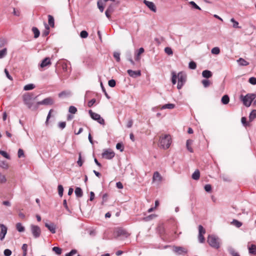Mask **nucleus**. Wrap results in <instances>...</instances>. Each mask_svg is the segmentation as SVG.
<instances>
[{
  "mask_svg": "<svg viewBox=\"0 0 256 256\" xmlns=\"http://www.w3.org/2000/svg\"><path fill=\"white\" fill-rule=\"evenodd\" d=\"M171 144V138L169 134H165L160 137L159 140L160 147L163 149L168 148Z\"/></svg>",
  "mask_w": 256,
  "mask_h": 256,
  "instance_id": "obj_1",
  "label": "nucleus"
},
{
  "mask_svg": "<svg viewBox=\"0 0 256 256\" xmlns=\"http://www.w3.org/2000/svg\"><path fill=\"white\" fill-rule=\"evenodd\" d=\"M208 242L212 247L218 249L220 248V242L218 238L214 235H209L208 238Z\"/></svg>",
  "mask_w": 256,
  "mask_h": 256,
  "instance_id": "obj_2",
  "label": "nucleus"
},
{
  "mask_svg": "<svg viewBox=\"0 0 256 256\" xmlns=\"http://www.w3.org/2000/svg\"><path fill=\"white\" fill-rule=\"evenodd\" d=\"M256 98V94H248L242 98L244 104L248 107L250 106L252 100Z\"/></svg>",
  "mask_w": 256,
  "mask_h": 256,
  "instance_id": "obj_3",
  "label": "nucleus"
},
{
  "mask_svg": "<svg viewBox=\"0 0 256 256\" xmlns=\"http://www.w3.org/2000/svg\"><path fill=\"white\" fill-rule=\"evenodd\" d=\"M33 98L34 95L32 94H24L22 96L24 102L28 108H31L33 105Z\"/></svg>",
  "mask_w": 256,
  "mask_h": 256,
  "instance_id": "obj_4",
  "label": "nucleus"
},
{
  "mask_svg": "<svg viewBox=\"0 0 256 256\" xmlns=\"http://www.w3.org/2000/svg\"><path fill=\"white\" fill-rule=\"evenodd\" d=\"M176 76L178 80L177 88L178 89L180 90L182 88L186 81V75L182 72H180Z\"/></svg>",
  "mask_w": 256,
  "mask_h": 256,
  "instance_id": "obj_5",
  "label": "nucleus"
},
{
  "mask_svg": "<svg viewBox=\"0 0 256 256\" xmlns=\"http://www.w3.org/2000/svg\"><path fill=\"white\" fill-rule=\"evenodd\" d=\"M129 235L130 234L126 230L123 229H118L114 232V236L116 238H120V239L122 240L128 238Z\"/></svg>",
  "mask_w": 256,
  "mask_h": 256,
  "instance_id": "obj_6",
  "label": "nucleus"
},
{
  "mask_svg": "<svg viewBox=\"0 0 256 256\" xmlns=\"http://www.w3.org/2000/svg\"><path fill=\"white\" fill-rule=\"evenodd\" d=\"M30 230L32 236L36 238H39L41 234V230L40 228L34 224H32L30 226Z\"/></svg>",
  "mask_w": 256,
  "mask_h": 256,
  "instance_id": "obj_7",
  "label": "nucleus"
},
{
  "mask_svg": "<svg viewBox=\"0 0 256 256\" xmlns=\"http://www.w3.org/2000/svg\"><path fill=\"white\" fill-rule=\"evenodd\" d=\"M102 155L103 158L110 160L114 156L115 154L110 149H104Z\"/></svg>",
  "mask_w": 256,
  "mask_h": 256,
  "instance_id": "obj_8",
  "label": "nucleus"
},
{
  "mask_svg": "<svg viewBox=\"0 0 256 256\" xmlns=\"http://www.w3.org/2000/svg\"><path fill=\"white\" fill-rule=\"evenodd\" d=\"M54 103V100L51 97H48L38 102H37L38 105H45V106H49V105H52Z\"/></svg>",
  "mask_w": 256,
  "mask_h": 256,
  "instance_id": "obj_9",
  "label": "nucleus"
},
{
  "mask_svg": "<svg viewBox=\"0 0 256 256\" xmlns=\"http://www.w3.org/2000/svg\"><path fill=\"white\" fill-rule=\"evenodd\" d=\"M172 250L178 255L182 254H186L188 252L186 248L182 246H174Z\"/></svg>",
  "mask_w": 256,
  "mask_h": 256,
  "instance_id": "obj_10",
  "label": "nucleus"
},
{
  "mask_svg": "<svg viewBox=\"0 0 256 256\" xmlns=\"http://www.w3.org/2000/svg\"><path fill=\"white\" fill-rule=\"evenodd\" d=\"M0 240H2L7 233L8 228L7 227L4 225V224H2L0 223Z\"/></svg>",
  "mask_w": 256,
  "mask_h": 256,
  "instance_id": "obj_11",
  "label": "nucleus"
},
{
  "mask_svg": "<svg viewBox=\"0 0 256 256\" xmlns=\"http://www.w3.org/2000/svg\"><path fill=\"white\" fill-rule=\"evenodd\" d=\"M127 72L132 78H136L141 76V71L140 70L134 71L132 70H128Z\"/></svg>",
  "mask_w": 256,
  "mask_h": 256,
  "instance_id": "obj_12",
  "label": "nucleus"
},
{
  "mask_svg": "<svg viewBox=\"0 0 256 256\" xmlns=\"http://www.w3.org/2000/svg\"><path fill=\"white\" fill-rule=\"evenodd\" d=\"M144 3L153 12H156V8L154 2L146 0H144Z\"/></svg>",
  "mask_w": 256,
  "mask_h": 256,
  "instance_id": "obj_13",
  "label": "nucleus"
},
{
  "mask_svg": "<svg viewBox=\"0 0 256 256\" xmlns=\"http://www.w3.org/2000/svg\"><path fill=\"white\" fill-rule=\"evenodd\" d=\"M44 225L52 234L56 232V226L53 222L46 223Z\"/></svg>",
  "mask_w": 256,
  "mask_h": 256,
  "instance_id": "obj_14",
  "label": "nucleus"
},
{
  "mask_svg": "<svg viewBox=\"0 0 256 256\" xmlns=\"http://www.w3.org/2000/svg\"><path fill=\"white\" fill-rule=\"evenodd\" d=\"M144 52V50L143 48H140L138 50L135 52V60L136 61H139L140 60V55Z\"/></svg>",
  "mask_w": 256,
  "mask_h": 256,
  "instance_id": "obj_15",
  "label": "nucleus"
},
{
  "mask_svg": "<svg viewBox=\"0 0 256 256\" xmlns=\"http://www.w3.org/2000/svg\"><path fill=\"white\" fill-rule=\"evenodd\" d=\"M50 64H51V62H50V58H46L42 60L41 64H40V66L41 68H43L47 66L50 65Z\"/></svg>",
  "mask_w": 256,
  "mask_h": 256,
  "instance_id": "obj_16",
  "label": "nucleus"
},
{
  "mask_svg": "<svg viewBox=\"0 0 256 256\" xmlns=\"http://www.w3.org/2000/svg\"><path fill=\"white\" fill-rule=\"evenodd\" d=\"M212 76V72L209 70H204L202 72V76L206 79L211 78Z\"/></svg>",
  "mask_w": 256,
  "mask_h": 256,
  "instance_id": "obj_17",
  "label": "nucleus"
},
{
  "mask_svg": "<svg viewBox=\"0 0 256 256\" xmlns=\"http://www.w3.org/2000/svg\"><path fill=\"white\" fill-rule=\"evenodd\" d=\"M76 196L78 198H81L83 195V192L82 188L80 187H76L74 191Z\"/></svg>",
  "mask_w": 256,
  "mask_h": 256,
  "instance_id": "obj_18",
  "label": "nucleus"
},
{
  "mask_svg": "<svg viewBox=\"0 0 256 256\" xmlns=\"http://www.w3.org/2000/svg\"><path fill=\"white\" fill-rule=\"evenodd\" d=\"M249 253L252 254H256V245L252 244L248 246Z\"/></svg>",
  "mask_w": 256,
  "mask_h": 256,
  "instance_id": "obj_19",
  "label": "nucleus"
},
{
  "mask_svg": "<svg viewBox=\"0 0 256 256\" xmlns=\"http://www.w3.org/2000/svg\"><path fill=\"white\" fill-rule=\"evenodd\" d=\"M88 113L91 118L95 120H96L99 116H100L99 114L93 112L91 110H88Z\"/></svg>",
  "mask_w": 256,
  "mask_h": 256,
  "instance_id": "obj_20",
  "label": "nucleus"
},
{
  "mask_svg": "<svg viewBox=\"0 0 256 256\" xmlns=\"http://www.w3.org/2000/svg\"><path fill=\"white\" fill-rule=\"evenodd\" d=\"M176 106L174 104H165L164 105H163L160 109L161 110H164V109H173L175 108Z\"/></svg>",
  "mask_w": 256,
  "mask_h": 256,
  "instance_id": "obj_21",
  "label": "nucleus"
},
{
  "mask_svg": "<svg viewBox=\"0 0 256 256\" xmlns=\"http://www.w3.org/2000/svg\"><path fill=\"white\" fill-rule=\"evenodd\" d=\"M48 24L51 26L52 28H54V17L49 14L48 15Z\"/></svg>",
  "mask_w": 256,
  "mask_h": 256,
  "instance_id": "obj_22",
  "label": "nucleus"
},
{
  "mask_svg": "<svg viewBox=\"0 0 256 256\" xmlns=\"http://www.w3.org/2000/svg\"><path fill=\"white\" fill-rule=\"evenodd\" d=\"M192 142H193V140L190 139L188 140H186V148H187L188 150L190 152H193V150H192V148L190 146L191 144H192Z\"/></svg>",
  "mask_w": 256,
  "mask_h": 256,
  "instance_id": "obj_23",
  "label": "nucleus"
},
{
  "mask_svg": "<svg viewBox=\"0 0 256 256\" xmlns=\"http://www.w3.org/2000/svg\"><path fill=\"white\" fill-rule=\"evenodd\" d=\"M221 102L224 104H228L230 102V98L228 95H224L221 99Z\"/></svg>",
  "mask_w": 256,
  "mask_h": 256,
  "instance_id": "obj_24",
  "label": "nucleus"
},
{
  "mask_svg": "<svg viewBox=\"0 0 256 256\" xmlns=\"http://www.w3.org/2000/svg\"><path fill=\"white\" fill-rule=\"evenodd\" d=\"M237 61L240 66H246L249 64V62L242 58H240Z\"/></svg>",
  "mask_w": 256,
  "mask_h": 256,
  "instance_id": "obj_25",
  "label": "nucleus"
},
{
  "mask_svg": "<svg viewBox=\"0 0 256 256\" xmlns=\"http://www.w3.org/2000/svg\"><path fill=\"white\" fill-rule=\"evenodd\" d=\"M44 27L45 30L42 33V36H47L50 33L49 26L46 23H44Z\"/></svg>",
  "mask_w": 256,
  "mask_h": 256,
  "instance_id": "obj_26",
  "label": "nucleus"
},
{
  "mask_svg": "<svg viewBox=\"0 0 256 256\" xmlns=\"http://www.w3.org/2000/svg\"><path fill=\"white\" fill-rule=\"evenodd\" d=\"M32 31L34 34V38H38L40 34V32L38 29L36 27H32Z\"/></svg>",
  "mask_w": 256,
  "mask_h": 256,
  "instance_id": "obj_27",
  "label": "nucleus"
},
{
  "mask_svg": "<svg viewBox=\"0 0 256 256\" xmlns=\"http://www.w3.org/2000/svg\"><path fill=\"white\" fill-rule=\"evenodd\" d=\"M255 118H256V110H252L249 115V120L252 122Z\"/></svg>",
  "mask_w": 256,
  "mask_h": 256,
  "instance_id": "obj_28",
  "label": "nucleus"
},
{
  "mask_svg": "<svg viewBox=\"0 0 256 256\" xmlns=\"http://www.w3.org/2000/svg\"><path fill=\"white\" fill-rule=\"evenodd\" d=\"M16 230L19 232H23L24 231V227L22 226V224L20 222L17 223L16 224Z\"/></svg>",
  "mask_w": 256,
  "mask_h": 256,
  "instance_id": "obj_29",
  "label": "nucleus"
},
{
  "mask_svg": "<svg viewBox=\"0 0 256 256\" xmlns=\"http://www.w3.org/2000/svg\"><path fill=\"white\" fill-rule=\"evenodd\" d=\"M35 88L34 84H28L26 85L24 88V90H30L34 89Z\"/></svg>",
  "mask_w": 256,
  "mask_h": 256,
  "instance_id": "obj_30",
  "label": "nucleus"
},
{
  "mask_svg": "<svg viewBox=\"0 0 256 256\" xmlns=\"http://www.w3.org/2000/svg\"><path fill=\"white\" fill-rule=\"evenodd\" d=\"M202 83L205 88L208 87L211 84L210 82L208 79H204L202 80Z\"/></svg>",
  "mask_w": 256,
  "mask_h": 256,
  "instance_id": "obj_31",
  "label": "nucleus"
},
{
  "mask_svg": "<svg viewBox=\"0 0 256 256\" xmlns=\"http://www.w3.org/2000/svg\"><path fill=\"white\" fill-rule=\"evenodd\" d=\"M162 177H152V183L158 184L162 180Z\"/></svg>",
  "mask_w": 256,
  "mask_h": 256,
  "instance_id": "obj_32",
  "label": "nucleus"
},
{
  "mask_svg": "<svg viewBox=\"0 0 256 256\" xmlns=\"http://www.w3.org/2000/svg\"><path fill=\"white\" fill-rule=\"evenodd\" d=\"M228 250L232 256H240L239 254L236 252L234 250L232 247H230L228 248Z\"/></svg>",
  "mask_w": 256,
  "mask_h": 256,
  "instance_id": "obj_33",
  "label": "nucleus"
},
{
  "mask_svg": "<svg viewBox=\"0 0 256 256\" xmlns=\"http://www.w3.org/2000/svg\"><path fill=\"white\" fill-rule=\"evenodd\" d=\"M70 92L62 91V92H60V93H59L58 96L60 98L66 97V96H70Z\"/></svg>",
  "mask_w": 256,
  "mask_h": 256,
  "instance_id": "obj_34",
  "label": "nucleus"
},
{
  "mask_svg": "<svg viewBox=\"0 0 256 256\" xmlns=\"http://www.w3.org/2000/svg\"><path fill=\"white\" fill-rule=\"evenodd\" d=\"M7 54L6 48H4L0 50V59L4 58Z\"/></svg>",
  "mask_w": 256,
  "mask_h": 256,
  "instance_id": "obj_35",
  "label": "nucleus"
},
{
  "mask_svg": "<svg viewBox=\"0 0 256 256\" xmlns=\"http://www.w3.org/2000/svg\"><path fill=\"white\" fill-rule=\"evenodd\" d=\"M232 224L235 226L236 228H240L242 226V223L236 220H234Z\"/></svg>",
  "mask_w": 256,
  "mask_h": 256,
  "instance_id": "obj_36",
  "label": "nucleus"
},
{
  "mask_svg": "<svg viewBox=\"0 0 256 256\" xmlns=\"http://www.w3.org/2000/svg\"><path fill=\"white\" fill-rule=\"evenodd\" d=\"M188 68L191 70H195L196 68V64L194 61H191L188 64Z\"/></svg>",
  "mask_w": 256,
  "mask_h": 256,
  "instance_id": "obj_37",
  "label": "nucleus"
},
{
  "mask_svg": "<svg viewBox=\"0 0 256 256\" xmlns=\"http://www.w3.org/2000/svg\"><path fill=\"white\" fill-rule=\"evenodd\" d=\"M0 154L8 160L10 159V156L5 151L0 150Z\"/></svg>",
  "mask_w": 256,
  "mask_h": 256,
  "instance_id": "obj_38",
  "label": "nucleus"
},
{
  "mask_svg": "<svg viewBox=\"0 0 256 256\" xmlns=\"http://www.w3.org/2000/svg\"><path fill=\"white\" fill-rule=\"evenodd\" d=\"M59 196L62 197L63 195L64 188L62 185L59 184L58 187Z\"/></svg>",
  "mask_w": 256,
  "mask_h": 256,
  "instance_id": "obj_39",
  "label": "nucleus"
},
{
  "mask_svg": "<svg viewBox=\"0 0 256 256\" xmlns=\"http://www.w3.org/2000/svg\"><path fill=\"white\" fill-rule=\"evenodd\" d=\"M116 148L120 150V152H123L124 150V146L121 142H118L116 145Z\"/></svg>",
  "mask_w": 256,
  "mask_h": 256,
  "instance_id": "obj_40",
  "label": "nucleus"
},
{
  "mask_svg": "<svg viewBox=\"0 0 256 256\" xmlns=\"http://www.w3.org/2000/svg\"><path fill=\"white\" fill-rule=\"evenodd\" d=\"M114 57L115 58L117 62H120V53L118 52H114Z\"/></svg>",
  "mask_w": 256,
  "mask_h": 256,
  "instance_id": "obj_41",
  "label": "nucleus"
},
{
  "mask_svg": "<svg viewBox=\"0 0 256 256\" xmlns=\"http://www.w3.org/2000/svg\"><path fill=\"white\" fill-rule=\"evenodd\" d=\"M83 162L84 161L82 160V154L80 152L78 153V160L77 161V164L80 166H81L83 164Z\"/></svg>",
  "mask_w": 256,
  "mask_h": 256,
  "instance_id": "obj_42",
  "label": "nucleus"
},
{
  "mask_svg": "<svg viewBox=\"0 0 256 256\" xmlns=\"http://www.w3.org/2000/svg\"><path fill=\"white\" fill-rule=\"evenodd\" d=\"M189 4L192 6V7L198 10H201L200 8L194 2L191 1V2H189Z\"/></svg>",
  "mask_w": 256,
  "mask_h": 256,
  "instance_id": "obj_43",
  "label": "nucleus"
},
{
  "mask_svg": "<svg viewBox=\"0 0 256 256\" xmlns=\"http://www.w3.org/2000/svg\"><path fill=\"white\" fill-rule=\"evenodd\" d=\"M211 52L212 54H218L220 52V50L219 48H218V47H214L212 48V50H211Z\"/></svg>",
  "mask_w": 256,
  "mask_h": 256,
  "instance_id": "obj_44",
  "label": "nucleus"
},
{
  "mask_svg": "<svg viewBox=\"0 0 256 256\" xmlns=\"http://www.w3.org/2000/svg\"><path fill=\"white\" fill-rule=\"evenodd\" d=\"M206 233V230L202 225L198 226V234H204Z\"/></svg>",
  "mask_w": 256,
  "mask_h": 256,
  "instance_id": "obj_45",
  "label": "nucleus"
},
{
  "mask_svg": "<svg viewBox=\"0 0 256 256\" xmlns=\"http://www.w3.org/2000/svg\"><path fill=\"white\" fill-rule=\"evenodd\" d=\"M230 22H233L232 26L234 28H240V27L238 26V22L237 21H236L234 18H232L230 19Z\"/></svg>",
  "mask_w": 256,
  "mask_h": 256,
  "instance_id": "obj_46",
  "label": "nucleus"
},
{
  "mask_svg": "<svg viewBox=\"0 0 256 256\" xmlns=\"http://www.w3.org/2000/svg\"><path fill=\"white\" fill-rule=\"evenodd\" d=\"M68 112L72 114H74L77 112V108L74 106H70L68 109Z\"/></svg>",
  "mask_w": 256,
  "mask_h": 256,
  "instance_id": "obj_47",
  "label": "nucleus"
},
{
  "mask_svg": "<svg viewBox=\"0 0 256 256\" xmlns=\"http://www.w3.org/2000/svg\"><path fill=\"white\" fill-rule=\"evenodd\" d=\"M52 250L58 254H60L62 253V249L58 246L52 248Z\"/></svg>",
  "mask_w": 256,
  "mask_h": 256,
  "instance_id": "obj_48",
  "label": "nucleus"
},
{
  "mask_svg": "<svg viewBox=\"0 0 256 256\" xmlns=\"http://www.w3.org/2000/svg\"><path fill=\"white\" fill-rule=\"evenodd\" d=\"M177 76L174 72H172V82L173 84H175L176 82Z\"/></svg>",
  "mask_w": 256,
  "mask_h": 256,
  "instance_id": "obj_49",
  "label": "nucleus"
},
{
  "mask_svg": "<svg viewBox=\"0 0 256 256\" xmlns=\"http://www.w3.org/2000/svg\"><path fill=\"white\" fill-rule=\"evenodd\" d=\"M127 60L130 62L132 65L134 66L135 64L134 61L132 58L130 52H128L127 54Z\"/></svg>",
  "mask_w": 256,
  "mask_h": 256,
  "instance_id": "obj_50",
  "label": "nucleus"
},
{
  "mask_svg": "<svg viewBox=\"0 0 256 256\" xmlns=\"http://www.w3.org/2000/svg\"><path fill=\"white\" fill-rule=\"evenodd\" d=\"M88 32L86 30H82L80 33V36L82 38H85L88 36Z\"/></svg>",
  "mask_w": 256,
  "mask_h": 256,
  "instance_id": "obj_51",
  "label": "nucleus"
},
{
  "mask_svg": "<svg viewBox=\"0 0 256 256\" xmlns=\"http://www.w3.org/2000/svg\"><path fill=\"white\" fill-rule=\"evenodd\" d=\"M114 8H115V6L114 4H110L108 7V8L106 9V10L110 12V13H112L114 12Z\"/></svg>",
  "mask_w": 256,
  "mask_h": 256,
  "instance_id": "obj_52",
  "label": "nucleus"
},
{
  "mask_svg": "<svg viewBox=\"0 0 256 256\" xmlns=\"http://www.w3.org/2000/svg\"><path fill=\"white\" fill-rule=\"evenodd\" d=\"M164 52L168 55H172L173 54L172 49L170 47H166L164 48Z\"/></svg>",
  "mask_w": 256,
  "mask_h": 256,
  "instance_id": "obj_53",
  "label": "nucleus"
},
{
  "mask_svg": "<svg viewBox=\"0 0 256 256\" xmlns=\"http://www.w3.org/2000/svg\"><path fill=\"white\" fill-rule=\"evenodd\" d=\"M108 86L111 88H114L116 86V82L114 80L112 79L108 82Z\"/></svg>",
  "mask_w": 256,
  "mask_h": 256,
  "instance_id": "obj_54",
  "label": "nucleus"
},
{
  "mask_svg": "<svg viewBox=\"0 0 256 256\" xmlns=\"http://www.w3.org/2000/svg\"><path fill=\"white\" fill-rule=\"evenodd\" d=\"M18 156L19 158L24 157V152L22 149H18Z\"/></svg>",
  "mask_w": 256,
  "mask_h": 256,
  "instance_id": "obj_55",
  "label": "nucleus"
},
{
  "mask_svg": "<svg viewBox=\"0 0 256 256\" xmlns=\"http://www.w3.org/2000/svg\"><path fill=\"white\" fill-rule=\"evenodd\" d=\"M100 86H101V88L102 89V92H104V95L106 96L109 99L110 98V96H108V94H107L106 92V90L104 88V86L103 84H102V83L101 82L100 83Z\"/></svg>",
  "mask_w": 256,
  "mask_h": 256,
  "instance_id": "obj_56",
  "label": "nucleus"
},
{
  "mask_svg": "<svg viewBox=\"0 0 256 256\" xmlns=\"http://www.w3.org/2000/svg\"><path fill=\"white\" fill-rule=\"evenodd\" d=\"M97 5H98V8H99L100 12H103V11L104 10V7L102 6V2L100 1H98L97 2Z\"/></svg>",
  "mask_w": 256,
  "mask_h": 256,
  "instance_id": "obj_57",
  "label": "nucleus"
},
{
  "mask_svg": "<svg viewBox=\"0 0 256 256\" xmlns=\"http://www.w3.org/2000/svg\"><path fill=\"white\" fill-rule=\"evenodd\" d=\"M96 120L100 124H102L103 126L105 124V122L104 119L102 118L100 116L99 118Z\"/></svg>",
  "mask_w": 256,
  "mask_h": 256,
  "instance_id": "obj_58",
  "label": "nucleus"
},
{
  "mask_svg": "<svg viewBox=\"0 0 256 256\" xmlns=\"http://www.w3.org/2000/svg\"><path fill=\"white\" fill-rule=\"evenodd\" d=\"M248 82L252 84H256V78L254 77L250 78L248 80Z\"/></svg>",
  "mask_w": 256,
  "mask_h": 256,
  "instance_id": "obj_59",
  "label": "nucleus"
},
{
  "mask_svg": "<svg viewBox=\"0 0 256 256\" xmlns=\"http://www.w3.org/2000/svg\"><path fill=\"white\" fill-rule=\"evenodd\" d=\"M77 253L76 250H72L70 252L66 254V256H72Z\"/></svg>",
  "mask_w": 256,
  "mask_h": 256,
  "instance_id": "obj_60",
  "label": "nucleus"
},
{
  "mask_svg": "<svg viewBox=\"0 0 256 256\" xmlns=\"http://www.w3.org/2000/svg\"><path fill=\"white\" fill-rule=\"evenodd\" d=\"M241 122L242 124L245 126H248V123L246 122V117H242L241 119Z\"/></svg>",
  "mask_w": 256,
  "mask_h": 256,
  "instance_id": "obj_61",
  "label": "nucleus"
},
{
  "mask_svg": "<svg viewBox=\"0 0 256 256\" xmlns=\"http://www.w3.org/2000/svg\"><path fill=\"white\" fill-rule=\"evenodd\" d=\"M198 241L200 243H203L204 242V234H199L198 236Z\"/></svg>",
  "mask_w": 256,
  "mask_h": 256,
  "instance_id": "obj_62",
  "label": "nucleus"
},
{
  "mask_svg": "<svg viewBox=\"0 0 256 256\" xmlns=\"http://www.w3.org/2000/svg\"><path fill=\"white\" fill-rule=\"evenodd\" d=\"M96 102V99H94V98L92 99L88 103V106L90 108L92 107L94 105V104Z\"/></svg>",
  "mask_w": 256,
  "mask_h": 256,
  "instance_id": "obj_63",
  "label": "nucleus"
},
{
  "mask_svg": "<svg viewBox=\"0 0 256 256\" xmlns=\"http://www.w3.org/2000/svg\"><path fill=\"white\" fill-rule=\"evenodd\" d=\"M12 251L9 249H6L4 254L5 256H10L12 254Z\"/></svg>",
  "mask_w": 256,
  "mask_h": 256,
  "instance_id": "obj_64",
  "label": "nucleus"
}]
</instances>
